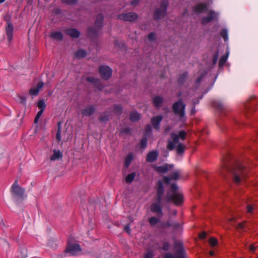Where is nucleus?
Listing matches in <instances>:
<instances>
[{
	"instance_id": "nucleus-40",
	"label": "nucleus",
	"mask_w": 258,
	"mask_h": 258,
	"mask_svg": "<svg viewBox=\"0 0 258 258\" xmlns=\"http://www.w3.org/2000/svg\"><path fill=\"white\" fill-rule=\"evenodd\" d=\"M187 77V74L186 73L183 74L179 79V83L182 84L186 80Z\"/></svg>"
},
{
	"instance_id": "nucleus-20",
	"label": "nucleus",
	"mask_w": 258,
	"mask_h": 258,
	"mask_svg": "<svg viewBox=\"0 0 258 258\" xmlns=\"http://www.w3.org/2000/svg\"><path fill=\"white\" fill-rule=\"evenodd\" d=\"M179 172L178 171H176L172 173V174L171 175L170 177H167V176L164 177V178L163 179L164 182L168 184L170 183L171 179H173V180L177 179L179 177Z\"/></svg>"
},
{
	"instance_id": "nucleus-2",
	"label": "nucleus",
	"mask_w": 258,
	"mask_h": 258,
	"mask_svg": "<svg viewBox=\"0 0 258 258\" xmlns=\"http://www.w3.org/2000/svg\"><path fill=\"white\" fill-rule=\"evenodd\" d=\"M171 191L167 193V202H173L175 205H180L182 203L183 197L181 193L177 191L178 186L176 184L171 186Z\"/></svg>"
},
{
	"instance_id": "nucleus-15",
	"label": "nucleus",
	"mask_w": 258,
	"mask_h": 258,
	"mask_svg": "<svg viewBox=\"0 0 258 258\" xmlns=\"http://www.w3.org/2000/svg\"><path fill=\"white\" fill-rule=\"evenodd\" d=\"M163 182L164 181L159 180L157 183V201L159 202H161L162 195L164 191Z\"/></svg>"
},
{
	"instance_id": "nucleus-3",
	"label": "nucleus",
	"mask_w": 258,
	"mask_h": 258,
	"mask_svg": "<svg viewBox=\"0 0 258 258\" xmlns=\"http://www.w3.org/2000/svg\"><path fill=\"white\" fill-rule=\"evenodd\" d=\"M81 248L78 242L73 238H70L68 241V245L66 252L69 255H76L81 252Z\"/></svg>"
},
{
	"instance_id": "nucleus-23",
	"label": "nucleus",
	"mask_w": 258,
	"mask_h": 258,
	"mask_svg": "<svg viewBox=\"0 0 258 258\" xmlns=\"http://www.w3.org/2000/svg\"><path fill=\"white\" fill-rule=\"evenodd\" d=\"M53 155L50 157V160L54 161L60 159L62 157V153L58 150H54Z\"/></svg>"
},
{
	"instance_id": "nucleus-45",
	"label": "nucleus",
	"mask_w": 258,
	"mask_h": 258,
	"mask_svg": "<svg viewBox=\"0 0 258 258\" xmlns=\"http://www.w3.org/2000/svg\"><path fill=\"white\" fill-rule=\"evenodd\" d=\"M153 252L151 251H149L145 253L144 258H153Z\"/></svg>"
},
{
	"instance_id": "nucleus-54",
	"label": "nucleus",
	"mask_w": 258,
	"mask_h": 258,
	"mask_svg": "<svg viewBox=\"0 0 258 258\" xmlns=\"http://www.w3.org/2000/svg\"><path fill=\"white\" fill-rule=\"evenodd\" d=\"M140 2V0H133L132 3L131 5L134 6H137Z\"/></svg>"
},
{
	"instance_id": "nucleus-49",
	"label": "nucleus",
	"mask_w": 258,
	"mask_h": 258,
	"mask_svg": "<svg viewBox=\"0 0 258 258\" xmlns=\"http://www.w3.org/2000/svg\"><path fill=\"white\" fill-rule=\"evenodd\" d=\"M214 106H215L219 109H222L223 108V105L222 103L220 102L218 103L217 104L215 102V103L214 104Z\"/></svg>"
},
{
	"instance_id": "nucleus-17",
	"label": "nucleus",
	"mask_w": 258,
	"mask_h": 258,
	"mask_svg": "<svg viewBox=\"0 0 258 258\" xmlns=\"http://www.w3.org/2000/svg\"><path fill=\"white\" fill-rule=\"evenodd\" d=\"M173 165L172 164H165L163 166H155V169L159 173H164L172 169Z\"/></svg>"
},
{
	"instance_id": "nucleus-1",
	"label": "nucleus",
	"mask_w": 258,
	"mask_h": 258,
	"mask_svg": "<svg viewBox=\"0 0 258 258\" xmlns=\"http://www.w3.org/2000/svg\"><path fill=\"white\" fill-rule=\"evenodd\" d=\"M226 172L232 176L233 181L236 183H240L244 179L246 172L242 166L235 165L232 167H228L225 165L221 171V174L225 176Z\"/></svg>"
},
{
	"instance_id": "nucleus-60",
	"label": "nucleus",
	"mask_w": 258,
	"mask_h": 258,
	"mask_svg": "<svg viewBox=\"0 0 258 258\" xmlns=\"http://www.w3.org/2000/svg\"><path fill=\"white\" fill-rule=\"evenodd\" d=\"M124 230L125 231H126L127 232L129 233L130 232V227L128 226H126L124 227Z\"/></svg>"
},
{
	"instance_id": "nucleus-58",
	"label": "nucleus",
	"mask_w": 258,
	"mask_h": 258,
	"mask_svg": "<svg viewBox=\"0 0 258 258\" xmlns=\"http://www.w3.org/2000/svg\"><path fill=\"white\" fill-rule=\"evenodd\" d=\"M218 57V55L217 54L215 55V56L213 58V60L214 63H216V62L217 61Z\"/></svg>"
},
{
	"instance_id": "nucleus-42",
	"label": "nucleus",
	"mask_w": 258,
	"mask_h": 258,
	"mask_svg": "<svg viewBox=\"0 0 258 258\" xmlns=\"http://www.w3.org/2000/svg\"><path fill=\"white\" fill-rule=\"evenodd\" d=\"M171 226L172 227L175 229H180L181 228V225L178 222H173L171 225Z\"/></svg>"
},
{
	"instance_id": "nucleus-50",
	"label": "nucleus",
	"mask_w": 258,
	"mask_h": 258,
	"mask_svg": "<svg viewBox=\"0 0 258 258\" xmlns=\"http://www.w3.org/2000/svg\"><path fill=\"white\" fill-rule=\"evenodd\" d=\"M257 246H254V244H251L250 246H249V250L253 253H254L255 252V251L256 250V248H257Z\"/></svg>"
},
{
	"instance_id": "nucleus-31",
	"label": "nucleus",
	"mask_w": 258,
	"mask_h": 258,
	"mask_svg": "<svg viewBox=\"0 0 258 258\" xmlns=\"http://www.w3.org/2000/svg\"><path fill=\"white\" fill-rule=\"evenodd\" d=\"M185 146L182 144H179L176 147L177 153L178 154L183 153L184 152Z\"/></svg>"
},
{
	"instance_id": "nucleus-59",
	"label": "nucleus",
	"mask_w": 258,
	"mask_h": 258,
	"mask_svg": "<svg viewBox=\"0 0 258 258\" xmlns=\"http://www.w3.org/2000/svg\"><path fill=\"white\" fill-rule=\"evenodd\" d=\"M57 131H59V132H61V123L60 122H58L57 123Z\"/></svg>"
},
{
	"instance_id": "nucleus-19",
	"label": "nucleus",
	"mask_w": 258,
	"mask_h": 258,
	"mask_svg": "<svg viewBox=\"0 0 258 258\" xmlns=\"http://www.w3.org/2000/svg\"><path fill=\"white\" fill-rule=\"evenodd\" d=\"M66 33L72 38H78L80 36V32L77 29L74 28H70L66 30Z\"/></svg>"
},
{
	"instance_id": "nucleus-61",
	"label": "nucleus",
	"mask_w": 258,
	"mask_h": 258,
	"mask_svg": "<svg viewBox=\"0 0 258 258\" xmlns=\"http://www.w3.org/2000/svg\"><path fill=\"white\" fill-rule=\"evenodd\" d=\"M171 127L170 126L167 127L165 130V132H166V133L168 132L171 130Z\"/></svg>"
},
{
	"instance_id": "nucleus-25",
	"label": "nucleus",
	"mask_w": 258,
	"mask_h": 258,
	"mask_svg": "<svg viewBox=\"0 0 258 258\" xmlns=\"http://www.w3.org/2000/svg\"><path fill=\"white\" fill-rule=\"evenodd\" d=\"M163 101V98L161 96H156L153 99V102L156 107L161 106Z\"/></svg>"
},
{
	"instance_id": "nucleus-64",
	"label": "nucleus",
	"mask_w": 258,
	"mask_h": 258,
	"mask_svg": "<svg viewBox=\"0 0 258 258\" xmlns=\"http://www.w3.org/2000/svg\"><path fill=\"white\" fill-rule=\"evenodd\" d=\"M5 1V0H0V3H3Z\"/></svg>"
},
{
	"instance_id": "nucleus-34",
	"label": "nucleus",
	"mask_w": 258,
	"mask_h": 258,
	"mask_svg": "<svg viewBox=\"0 0 258 258\" xmlns=\"http://www.w3.org/2000/svg\"><path fill=\"white\" fill-rule=\"evenodd\" d=\"M46 104L44 100H41L37 103V106L40 109V110L44 111L46 107Z\"/></svg>"
},
{
	"instance_id": "nucleus-13",
	"label": "nucleus",
	"mask_w": 258,
	"mask_h": 258,
	"mask_svg": "<svg viewBox=\"0 0 258 258\" xmlns=\"http://www.w3.org/2000/svg\"><path fill=\"white\" fill-rule=\"evenodd\" d=\"M193 10L198 14H201L208 10V4L207 3H200L195 6Z\"/></svg>"
},
{
	"instance_id": "nucleus-29",
	"label": "nucleus",
	"mask_w": 258,
	"mask_h": 258,
	"mask_svg": "<svg viewBox=\"0 0 258 258\" xmlns=\"http://www.w3.org/2000/svg\"><path fill=\"white\" fill-rule=\"evenodd\" d=\"M135 176H136L135 172H133L131 174H128L125 178L126 182V183L132 182L134 180Z\"/></svg>"
},
{
	"instance_id": "nucleus-37",
	"label": "nucleus",
	"mask_w": 258,
	"mask_h": 258,
	"mask_svg": "<svg viewBox=\"0 0 258 258\" xmlns=\"http://www.w3.org/2000/svg\"><path fill=\"white\" fill-rule=\"evenodd\" d=\"M221 36L225 41H227L228 39L227 30L223 29L221 32Z\"/></svg>"
},
{
	"instance_id": "nucleus-8",
	"label": "nucleus",
	"mask_w": 258,
	"mask_h": 258,
	"mask_svg": "<svg viewBox=\"0 0 258 258\" xmlns=\"http://www.w3.org/2000/svg\"><path fill=\"white\" fill-rule=\"evenodd\" d=\"M168 5V0H162L160 7L156 10L154 13V18L159 19L164 17L166 14V9Z\"/></svg>"
},
{
	"instance_id": "nucleus-38",
	"label": "nucleus",
	"mask_w": 258,
	"mask_h": 258,
	"mask_svg": "<svg viewBox=\"0 0 258 258\" xmlns=\"http://www.w3.org/2000/svg\"><path fill=\"white\" fill-rule=\"evenodd\" d=\"M202 97H200V98H198L196 99V100H193L192 102H193V104L194 105V106L191 109V114H194L195 112H196V109H195V105L198 103H199V101H200V100L202 99Z\"/></svg>"
},
{
	"instance_id": "nucleus-41",
	"label": "nucleus",
	"mask_w": 258,
	"mask_h": 258,
	"mask_svg": "<svg viewBox=\"0 0 258 258\" xmlns=\"http://www.w3.org/2000/svg\"><path fill=\"white\" fill-rule=\"evenodd\" d=\"M43 111L42 110H39L37 113V115L36 116H35V118L34 119V123H37L38 122V120L40 117V116H41V115L43 113Z\"/></svg>"
},
{
	"instance_id": "nucleus-53",
	"label": "nucleus",
	"mask_w": 258,
	"mask_h": 258,
	"mask_svg": "<svg viewBox=\"0 0 258 258\" xmlns=\"http://www.w3.org/2000/svg\"><path fill=\"white\" fill-rule=\"evenodd\" d=\"M62 1L64 3L69 4H72L75 3L76 2V0H62Z\"/></svg>"
},
{
	"instance_id": "nucleus-62",
	"label": "nucleus",
	"mask_w": 258,
	"mask_h": 258,
	"mask_svg": "<svg viewBox=\"0 0 258 258\" xmlns=\"http://www.w3.org/2000/svg\"><path fill=\"white\" fill-rule=\"evenodd\" d=\"M202 76H200V77L197 79V83H199V82L201 81V79H202Z\"/></svg>"
},
{
	"instance_id": "nucleus-43",
	"label": "nucleus",
	"mask_w": 258,
	"mask_h": 258,
	"mask_svg": "<svg viewBox=\"0 0 258 258\" xmlns=\"http://www.w3.org/2000/svg\"><path fill=\"white\" fill-rule=\"evenodd\" d=\"M217 240L214 238H211L209 240V243L210 245L212 246H216L217 244Z\"/></svg>"
},
{
	"instance_id": "nucleus-47",
	"label": "nucleus",
	"mask_w": 258,
	"mask_h": 258,
	"mask_svg": "<svg viewBox=\"0 0 258 258\" xmlns=\"http://www.w3.org/2000/svg\"><path fill=\"white\" fill-rule=\"evenodd\" d=\"M20 98V102L23 104L26 103V97L23 96H19Z\"/></svg>"
},
{
	"instance_id": "nucleus-11",
	"label": "nucleus",
	"mask_w": 258,
	"mask_h": 258,
	"mask_svg": "<svg viewBox=\"0 0 258 258\" xmlns=\"http://www.w3.org/2000/svg\"><path fill=\"white\" fill-rule=\"evenodd\" d=\"M219 14L214 11L210 10L208 11V16L204 17L202 20V23L206 25L211 21L216 19Z\"/></svg>"
},
{
	"instance_id": "nucleus-46",
	"label": "nucleus",
	"mask_w": 258,
	"mask_h": 258,
	"mask_svg": "<svg viewBox=\"0 0 258 258\" xmlns=\"http://www.w3.org/2000/svg\"><path fill=\"white\" fill-rule=\"evenodd\" d=\"M148 39L150 41H154L155 39V34L154 33H151L148 35Z\"/></svg>"
},
{
	"instance_id": "nucleus-44",
	"label": "nucleus",
	"mask_w": 258,
	"mask_h": 258,
	"mask_svg": "<svg viewBox=\"0 0 258 258\" xmlns=\"http://www.w3.org/2000/svg\"><path fill=\"white\" fill-rule=\"evenodd\" d=\"M147 140L146 138H144L143 139H142V140L141 142V143H140L141 147L142 148H145L147 145Z\"/></svg>"
},
{
	"instance_id": "nucleus-51",
	"label": "nucleus",
	"mask_w": 258,
	"mask_h": 258,
	"mask_svg": "<svg viewBox=\"0 0 258 258\" xmlns=\"http://www.w3.org/2000/svg\"><path fill=\"white\" fill-rule=\"evenodd\" d=\"M56 138V140L59 142L61 140V132H59V131H57Z\"/></svg>"
},
{
	"instance_id": "nucleus-56",
	"label": "nucleus",
	"mask_w": 258,
	"mask_h": 258,
	"mask_svg": "<svg viewBox=\"0 0 258 258\" xmlns=\"http://www.w3.org/2000/svg\"><path fill=\"white\" fill-rule=\"evenodd\" d=\"M236 228L239 229L243 230L244 228V225L243 223H239Z\"/></svg>"
},
{
	"instance_id": "nucleus-7",
	"label": "nucleus",
	"mask_w": 258,
	"mask_h": 258,
	"mask_svg": "<svg viewBox=\"0 0 258 258\" xmlns=\"http://www.w3.org/2000/svg\"><path fill=\"white\" fill-rule=\"evenodd\" d=\"M103 21V16L102 15H98L96 19L95 27L94 28H90L88 29V33L90 36H96L100 28L102 27V23Z\"/></svg>"
},
{
	"instance_id": "nucleus-35",
	"label": "nucleus",
	"mask_w": 258,
	"mask_h": 258,
	"mask_svg": "<svg viewBox=\"0 0 258 258\" xmlns=\"http://www.w3.org/2000/svg\"><path fill=\"white\" fill-rule=\"evenodd\" d=\"M159 221V219L155 217H152L149 220V222L152 226L155 225Z\"/></svg>"
},
{
	"instance_id": "nucleus-26",
	"label": "nucleus",
	"mask_w": 258,
	"mask_h": 258,
	"mask_svg": "<svg viewBox=\"0 0 258 258\" xmlns=\"http://www.w3.org/2000/svg\"><path fill=\"white\" fill-rule=\"evenodd\" d=\"M50 37L57 41H60L63 38L62 33L59 31L52 32L50 34Z\"/></svg>"
},
{
	"instance_id": "nucleus-6",
	"label": "nucleus",
	"mask_w": 258,
	"mask_h": 258,
	"mask_svg": "<svg viewBox=\"0 0 258 258\" xmlns=\"http://www.w3.org/2000/svg\"><path fill=\"white\" fill-rule=\"evenodd\" d=\"M185 106L186 105L181 99H180L173 104V111L175 115L179 117L180 119L184 120Z\"/></svg>"
},
{
	"instance_id": "nucleus-9",
	"label": "nucleus",
	"mask_w": 258,
	"mask_h": 258,
	"mask_svg": "<svg viewBox=\"0 0 258 258\" xmlns=\"http://www.w3.org/2000/svg\"><path fill=\"white\" fill-rule=\"evenodd\" d=\"M24 192V189L19 186L18 180H15L11 187V193L13 197L16 198H22Z\"/></svg>"
},
{
	"instance_id": "nucleus-30",
	"label": "nucleus",
	"mask_w": 258,
	"mask_h": 258,
	"mask_svg": "<svg viewBox=\"0 0 258 258\" xmlns=\"http://www.w3.org/2000/svg\"><path fill=\"white\" fill-rule=\"evenodd\" d=\"M133 156L132 154H129L126 156L124 161V165L126 167H128V166L130 165L133 160Z\"/></svg>"
},
{
	"instance_id": "nucleus-10",
	"label": "nucleus",
	"mask_w": 258,
	"mask_h": 258,
	"mask_svg": "<svg viewBox=\"0 0 258 258\" xmlns=\"http://www.w3.org/2000/svg\"><path fill=\"white\" fill-rule=\"evenodd\" d=\"M138 18V14L134 12L122 13L117 16V19L128 22H134Z\"/></svg>"
},
{
	"instance_id": "nucleus-52",
	"label": "nucleus",
	"mask_w": 258,
	"mask_h": 258,
	"mask_svg": "<svg viewBox=\"0 0 258 258\" xmlns=\"http://www.w3.org/2000/svg\"><path fill=\"white\" fill-rule=\"evenodd\" d=\"M152 130V127L150 125H148L146 128V134L147 135L148 134H149Z\"/></svg>"
},
{
	"instance_id": "nucleus-55",
	"label": "nucleus",
	"mask_w": 258,
	"mask_h": 258,
	"mask_svg": "<svg viewBox=\"0 0 258 258\" xmlns=\"http://www.w3.org/2000/svg\"><path fill=\"white\" fill-rule=\"evenodd\" d=\"M253 210V207L250 205H248L247 206V211L248 213H251Z\"/></svg>"
},
{
	"instance_id": "nucleus-39",
	"label": "nucleus",
	"mask_w": 258,
	"mask_h": 258,
	"mask_svg": "<svg viewBox=\"0 0 258 258\" xmlns=\"http://www.w3.org/2000/svg\"><path fill=\"white\" fill-rule=\"evenodd\" d=\"M100 120L102 122H105L109 119V115L106 114V113L102 114L99 118Z\"/></svg>"
},
{
	"instance_id": "nucleus-22",
	"label": "nucleus",
	"mask_w": 258,
	"mask_h": 258,
	"mask_svg": "<svg viewBox=\"0 0 258 258\" xmlns=\"http://www.w3.org/2000/svg\"><path fill=\"white\" fill-rule=\"evenodd\" d=\"M158 156V152L155 151H153L148 154L146 160L148 162H153L156 160Z\"/></svg>"
},
{
	"instance_id": "nucleus-27",
	"label": "nucleus",
	"mask_w": 258,
	"mask_h": 258,
	"mask_svg": "<svg viewBox=\"0 0 258 258\" xmlns=\"http://www.w3.org/2000/svg\"><path fill=\"white\" fill-rule=\"evenodd\" d=\"M141 118L140 114L136 111H133L131 113L130 119L132 121H136L139 120Z\"/></svg>"
},
{
	"instance_id": "nucleus-21",
	"label": "nucleus",
	"mask_w": 258,
	"mask_h": 258,
	"mask_svg": "<svg viewBox=\"0 0 258 258\" xmlns=\"http://www.w3.org/2000/svg\"><path fill=\"white\" fill-rule=\"evenodd\" d=\"M162 119V117L161 115H158L153 117L151 119V122L154 128L156 130L159 128V124Z\"/></svg>"
},
{
	"instance_id": "nucleus-16",
	"label": "nucleus",
	"mask_w": 258,
	"mask_h": 258,
	"mask_svg": "<svg viewBox=\"0 0 258 258\" xmlns=\"http://www.w3.org/2000/svg\"><path fill=\"white\" fill-rule=\"evenodd\" d=\"M13 25L11 23L8 22L6 28V31L8 37V40L9 41V42H11V41L13 39Z\"/></svg>"
},
{
	"instance_id": "nucleus-24",
	"label": "nucleus",
	"mask_w": 258,
	"mask_h": 258,
	"mask_svg": "<svg viewBox=\"0 0 258 258\" xmlns=\"http://www.w3.org/2000/svg\"><path fill=\"white\" fill-rule=\"evenodd\" d=\"M95 110L93 106H89L84 109L82 113L85 116H90L94 112Z\"/></svg>"
},
{
	"instance_id": "nucleus-57",
	"label": "nucleus",
	"mask_w": 258,
	"mask_h": 258,
	"mask_svg": "<svg viewBox=\"0 0 258 258\" xmlns=\"http://www.w3.org/2000/svg\"><path fill=\"white\" fill-rule=\"evenodd\" d=\"M206 237V233L204 232L200 235V238L201 239H204Z\"/></svg>"
},
{
	"instance_id": "nucleus-12",
	"label": "nucleus",
	"mask_w": 258,
	"mask_h": 258,
	"mask_svg": "<svg viewBox=\"0 0 258 258\" xmlns=\"http://www.w3.org/2000/svg\"><path fill=\"white\" fill-rule=\"evenodd\" d=\"M99 73L103 79L107 80L112 75V70L107 66H102L99 68Z\"/></svg>"
},
{
	"instance_id": "nucleus-32",
	"label": "nucleus",
	"mask_w": 258,
	"mask_h": 258,
	"mask_svg": "<svg viewBox=\"0 0 258 258\" xmlns=\"http://www.w3.org/2000/svg\"><path fill=\"white\" fill-rule=\"evenodd\" d=\"M229 54V52H227L226 54L225 55L222 56L219 60V65L220 66H222L224 64V63L226 62V61L227 60L228 58V55Z\"/></svg>"
},
{
	"instance_id": "nucleus-36",
	"label": "nucleus",
	"mask_w": 258,
	"mask_h": 258,
	"mask_svg": "<svg viewBox=\"0 0 258 258\" xmlns=\"http://www.w3.org/2000/svg\"><path fill=\"white\" fill-rule=\"evenodd\" d=\"M113 111L114 113L119 115L122 112V107L120 106L116 105L114 107Z\"/></svg>"
},
{
	"instance_id": "nucleus-18",
	"label": "nucleus",
	"mask_w": 258,
	"mask_h": 258,
	"mask_svg": "<svg viewBox=\"0 0 258 258\" xmlns=\"http://www.w3.org/2000/svg\"><path fill=\"white\" fill-rule=\"evenodd\" d=\"M44 84L42 82H39L37 86L31 88L29 90V94L32 96H36L38 95L40 90L43 87Z\"/></svg>"
},
{
	"instance_id": "nucleus-4",
	"label": "nucleus",
	"mask_w": 258,
	"mask_h": 258,
	"mask_svg": "<svg viewBox=\"0 0 258 258\" xmlns=\"http://www.w3.org/2000/svg\"><path fill=\"white\" fill-rule=\"evenodd\" d=\"M174 249L175 250L174 254L168 252L166 253L164 255V258H185V251L181 242H175Z\"/></svg>"
},
{
	"instance_id": "nucleus-33",
	"label": "nucleus",
	"mask_w": 258,
	"mask_h": 258,
	"mask_svg": "<svg viewBox=\"0 0 258 258\" xmlns=\"http://www.w3.org/2000/svg\"><path fill=\"white\" fill-rule=\"evenodd\" d=\"M87 80L88 82L93 83L96 86L99 85L100 83V80L94 77H88Z\"/></svg>"
},
{
	"instance_id": "nucleus-28",
	"label": "nucleus",
	"mask_w": 258,
	"mask_h": 258,
	"mask_svg": "<svg viewBox=\"0 0 258 258\" xmlns=\"http://www.w3.org/2000/svg\"><path fill=\"white\" fill-rule=\"evenodd\" d=\"M87 54L86 51L83 49L78 50L75 54L76 57L79 58L85 57Z\"/></svg>"
},
{
	"instance_id": "nucleus-14",
	"label": "nucleus",
	"mask_w": 258,
	"mask_h": 258,
	"mask_svg": "<svg viewBox=\"0 0 258 258\" xmlns=\"http://www.w3.org/2000/svg\"><path fill=\"white\" fill-rule=\"evenodd\" d=\"M151 211L153 213L157 214L158 215L162 216L163 213L161 206V202H159L158 201L157 203H153L151 206Z\"/></svg>"
},
{
	"instance_id": "nucleus-48",
	"label": "nucleus",
	"mask_w": 258,
	"mask_h": 258,
	"mask_svg": "<svg viewBox=\"0 0 258 258\" xmlns=\"http://www.w3.org/2000/svg\"><path fill=\"white\" fill-rule=\"evenodd\" d=\"M169 243L168 242H164L163 245V249L166 251L169 249Z\"/></svg>"
},
{
	"instance_id": "nucleus-5",
	"label": "nucleus",
	"mask_w": 258,
	"mask_h": 258,
	"mask_svg": "<svg viewBox=\"0 0 258 258\" xmlns=\"http://www.w3.org/2000/svg\"><path fill=\"white\" fill-rule=\"evenodd\" d=\"M186 133L184 131L179 132L178 134L175 133H171V140H169L168 142L167 149L172 150L175 146H177L179 144V140L183 141L185 138Z\"/></svg>"
},
{
	"instance_id": "nucleus-63",
	"label": "nucleus",
	"mask_w": 258,
	"mask_h": 258,
	"mask_svg": "<svg viewBox=\"0 0 258 258\" xmlns=\"http://www.w3.org/2000/svg\"><path fill=\"white\" fill-rule=\"evenodd\" d=\"M209 254H210V255L211 256H213V255H214V252H213V251H210L209 252Z\"/></svg>"
}]
</instances>
